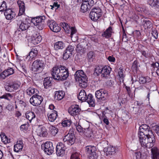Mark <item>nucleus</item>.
I'll return each mask as SVG.
<instances>
[{
    "instance_id": "c03bdc74",
    "label": "nucleus",
    "mask_w": 159,
    "mask_h": 159,
    "mask_svg": "<svg viewBox=\"0 0 159 159\" xmlns=\"http://www.w3.org/2000/svg\"><path fill=\"white\" fill-rule=\"evenodd\" d=\"M100 118L101 120H102L103 122L106 125H109V121L107 116L103 113H102V115L100 117Z\"/></svg>"
},
{
    "instance_id": "0e129e2a",
    "label": "nucleus",
    "mask_w": 159,
    "mask_h": 159,
    "mask_svg": "<svg viewBox=\"0 0 159 159\" xmlns=\"http://www.w3.org/2000/svg\"><path fill=\"white\" fill-rule=\"evenodd\" d=\"M83 47L80 44H78L76 47V50L79 52H81L83 51Z\"/></svg>"
},
{
    "instance_id": "dca6fc26",
    "label": "nucleus",
    "mask_w": 159,
    "mask_h": 159,
    "mask_svg": "<svg viewBox=\"0 0 159 159\" xmlns=\"http://www.w3.org/2000/svg\"><path fill=\"white\" fill-rule=\"evenodd\" d=\"M111 70V68L108 66H103L101 74L102 78L107 79L109 76Z\"/></svg>"
},
{
    "instance_id": "052dcab7",
    "label": "nucleus",
    "mask_w": 159,
    "mask_h": 159,
    "mask_svg": "<svg viewBox=\"0 0 159 159\" xmlns=\"http://www.w3.org/2000/svg\"><path fill=\"white\" fill-rule=\"evenodd\" d=\"M75 127L76 130L79 132H83L84 131V129L79 124H76L75 125Z\"/></svg>"
},
{
    "instance_id": "393cba45",
    "label": "nucleus",
    "mask_w": 159,
    "mask_h": 159,
    "mask_svg": "<svg viewBox=\"0 0 159 159\" xmlns=\"http://www.w3.org/2000/svg\"><path fill=\"white\" fill-rule=\"evenodd\" d=\"M87 96L84 90H81L80 92L77 97L79 100L82 102H85Z\"/></svg>"
},
{
    "instance_id": "f3484780",
    "label": "nucleus",
    "mask_w": 159,
    "mask_h": 159,
    "mask_svg": "<svg viewBox=\"0 0 159 159\" xmlns=\"http://www.w3.org/2000/svg\"><path fill=\"white\" fill-rule=\"evenodd\" d=\"M4 14L6 19L8 20H11L15 16V12L12 11L11 9H6L4 12Z\"/></svg>"
},
{
    "instance_id": "72a5a7b5",
    "label": "nucleus",
    "mask_w": 159,
    "mask_h": 159,
    "mask_svg": "<svg viewBox=\"0 0 159 159\" xmlns=\"http://www.w3.org/2000/svg\"><path fill=\"white\" fill-rule=\"evenodd\" d=\"M52 80V77H49L45 78L43 80V85L44 88L47 89L48 87L51 85V81Z\"/></svg>"
},
{
    "instance_id": "603ef678",
    "label": "nucleus",
    "mask_w": 159,
    "mask_h": 159,
    "mask_svg": "<svg viewBox=\"0 0 159 159\" xmlns=\"http://www.w3.org/2000/svg\"><path fill=\"white\" fill-rule=\"evenodd\" d=\"M151 127H153V129L156 131V133L159 136V126L154 124L151 125Z\"/></svg>"
},
{
    "instance_id": "ddd939ff",
    "label": "nucleus",
    "mask_w": 159,
    "mask_h": 159,
    "mask_svg": "<svg viewBox=\"0 0 159 159\" xmlns=\"http://www.w3.org/2000/svg\"><path fill=\"white\" fill-rule=\"evenodd\" d=\"M47 25L50 30L54 32H58L61 30V28L53 20H48Z\"/></svg>"
},
{
    "instance_id": "4c0bfd02",
    "label": "nucleus",
    "mask_w": 159,
    "mask_h": 159,
    "mask_svg": "<svg viewBox=\"0 0 159 159\" xmlns=\"http://www.w3.org/2000/svg\"><path fill=\"white\" fill-rule=\"evenodd\" d=\"M65 47V44L61 41H59L56 42L54 45V48L56 50L62 49Z\"/></svg>"
},
{
    "instance_id": "423d86ee",
    "label": "nucleus",
    "mask_w": 159,
    "mask_h": 159,
    "mask_svg": "<svg viewBox=\"0 0 159 159\" xmlns=\"http://www.w3.org/2000/svg\"><path fill=\"white\" fill-rule=\"evenodd\" d=\"M41 148L47 154L51 155L53 152L54 147L52 143L50 142H47L41 145Z\"/></svg>"
},
{
    "instance_id": "6e6552de",
    "label": "nucleus",
    "mask_w": 159,
    "mask_h": 159,
    "mask_svg": "<svg viewBox=\"0 0 159 159\" xmlns=\"http://www.w3.org/2000/svg\"><path fill=\"white\" fill-rule=\"evenodd\" d=\"M93 0H84L82 2L81 7V11L84 13L90 9L94 4Z\"/></svg>"
},
{
    "instance_id": "aec40b11",
    "label": "nucleus",
    "mask_w": 159,
    "mask_h": 159,
    "mask_svg": "<svg viewBox=\"0 0 159 159\" xmlns=\"http://www.w3.org/2000/svg\"><path fill=\"white\" fill-rule=\"evenodd\" d=\"M37 134L40 137H45L47 134V130L44 127L40 126L37 130Z\"/></svg>"
},
{
    "instance_id": "2eb2a0df",
    "label": "nucleus",
    "mask_w": 159,
    "mask_h": 159,
    "mask_svg": "<svg viewBox=\"0 0 159 159\" xmlns=\"http://www.w3.org/2000/svg\"><path fill=\"white\" fill-rule=\"evenodd\" d=\"M74 47L72 45H69L64 51L63 58L64 60H66L72 55V52L74 50Z\"/></svg>"
},
{
    "instance_id": "c756f323",
    "label": "nucleus",
    "mask_w": 159,
    "mask_h": 159,
    "mask_svg": "<svg viewBox=\"0 0 159 159\" xmlns=\"http://www.w3.org/2000/svg\"><path fill=\"white\" fill-rule=\"evenodd\" d=\"M89 105L94 107L95 105V100L93 96L90 94H89L86 98V101Z\"/></svg>"
},
{
    "instance_id": "f704fd0d",
    "label": "nucleus",
    "mask_w": 159,
    "mask_h": 159,
    "mask_svg": "<svg viewBox=\"0 0 159 159\" xmlns=\"http://www.w3.org/2000/svg\"><path fill=\"white\" fill-rule=\"evenodd\" d=\"M83 133L87 137L90 138L93 135V132L92 130L89 127L86 129L84 128Z\"/></svg>"
},
{
    "instance_id": "4d7b16f0",
    "label": "nucleus",
    "mask_w": 159,
    "mask_h": 159,
    "mask_svg": "<svg viewBox=\"0 0 159 159\" xmlns=\"http://www.w3.org/2000/svg\"><path fill=\"white\" fill-rule=\"evenodd\" d=\"M5 90L8 92H12V89L11 84H8L6 85L5 86Z\"/></svg>"
},
{
    "instance_id": "cd10ccee",
    "label": "nucleus",
    "mask_w": 159,
    "mask_h": 159,
    "mask_svg": "<svg viewBox=\"0 0 159 159\" xmlns=\"http://www.w3.org/2000/svg\"><path fill=\"white\" fill-rule=\"evenodd\" d=\"M65 95V93L62 91H56L54 95L55 99L58 100H61L64 97Z\"/></svg>"
},
{
    "instance_id": "7c9ffc66",
    "label": "nucleus",
    "mask_w": 159,
    "mask_h": 159,
    "mask_svg": "<svg viewBox=\"0 0 159 159\" xmlns=\"http://www.w3.org/2000/svg\"><path fill=\"white\" fill-rule=\"evenodd\" d=\"M151 81V78L148 76L146 77L141 76L139 77V81H138L140 84H144L148 83Z\"/></svg>"
},
{
    "instance_id": "39448f33",
    "label": "nucleus",
    "mask_w": 159,
    "mask_h": 159,
    "mask_svg": "<svg viewBox=\"0 0 159 159\" xmlns=\"http://www.w3.org/2000/svg\"><path fill=\"white\" fill-rule=\"evenodd\" d=\"M101 15V10L99 7L93 8L89 14L90 17L94 21L97 20Z\"/></svg>"
},
{
    "instance_id": "5fc2aeb1",
    "label": "nucleus",
    "mask_w": 159,
    "mask_h": 159,
    "mask_svg": "<svg viewBox=\"0 0 159 159\" xmlns=\"http://www.w3.org/2000/svg\"><path fill=\"white\" fill-rule=\"evenodd\" d=\"M80 155L79 153L75 152L71 155L70 157V159H80Z\"/></svg>"
},
{
    "instance_id": "49530a36",
    "label": "nucleus",
    "mask_w": 159,
    "mask_h": 159,
    "mask_svg": "<svg viewBox=\"0 0 159 159\" xmlns=\"http://www.w3.org/2000/svg\"><path fill=\"white\" fill-rule=\"evenodd\" d=\"M37 89L32 88H30L27 90V93L28 95H31L34 93H37Z\"/></svg>"
},
{
    "instance_id": "a878e982",
    "label": "nucleus",
    "mask_w": 159,
    "mask_h": 159,
    "mask_svg": "<svg viewBox=\"0 0 159 159\" xmlns=\"http://www.w3.org/2000/svg\"><path fill=\"white\" fill-rule=\"evenodd\" d=\"M23 143L21 140L18 141L16 144L14 146V150L16 152L20 151L23 148Z\"/></svg>"
},
{
    "instance_id": "680f3d73",
    "label": "nucleus",
    "mask_w": 159,
    "mask_h": 159,
    "mask_svg": "<svg viewBox=\"0 0 159 159\" xmlns=\"http://www.w3.org/2000/svg\"><path fill=\"white\" fill-rule=\"evenodd\" d=\"M28 128V125L27 124H24L22 125L20 127V129L22 131L26 130Z\"/></svg>"
},
{
    "instance_id": "a19ab883",
    "label": "nucleus",
    "mask_w": 159,
    "mask_h": 159,
    "mask_svg": "<svg viewBox=\"0 0 159 159\" xmlns=\"http://www.w3.org/2000/svg\"><path fill=\"white\" fill-rule=\"evenodd\" d=\"M143 25L145 29L150 28L152 26L151 22L148 20H143Z\"/></svg>"
},
{
    "instance_id": "bb28decb",
    "label": "nucleus",
    "mask_w": 159,
    "mask_h": 159,
    "mask_svg": "<svg viewBox=\"0 0 159 159\" xmlns=\"http://www.w3.org/2000/svg\"><path fill=\"white\" fill-rule=\"evenodd\" d=\"M52 112L50 114H47L48 120L51 122L54 121L57 116V112L55 110L52 111Z\"/></svg>"
},
{
    "instance_id": "2f4dec72",
    "label": "nucleus",
    "mask_w": 159,
    "mask_h": 159,
    "mask_svg": "<svg viewBox=\"0 0 159 159\" xmlns=\"http://www.w3.org/2000/svg\"><path fill=\"white\" fill-rule=\"evenodd\" d=\"M151 152L152 155V159H159V151L155 147L151 149Z\"/></svg>"
},
{
    "instance_id": "09e8293b",
    "label": "nucleus",
    "mask_w": 159,
    "mask_h": 159,
    "mask_svg": "<svg viewBox=\"0 0 159 159\" xmlns=\"http://www.w3.org/2000/svg\"><path fill=\"white\" fill-rule=\"evenodd\" d=\"M87 56L90 61H93V60L95 58V56L94 52H89L87 54Z\"/></svg>"
},
{
    "instance_id": "ea45409f",
    "label": "nucleus",
    "mask_w": 159,
    "mask_h": 159,
    "mask_svg": "<svg viewBox=\"0 0 159 159\" xmlns=\"http://www.w3.org/2000/svg\"><path fill=\"white\" fill-rule=\"evenodd\" d=\"M133 83L134 84V86L135 88V91L136 90H143L144 89V86L143 85H140L138 81L133 82Z\"/></svg>"
},
{
    "instance_id": "4be33fe9",
    "label": "nucleus",
    "mask_w": 159,
    "mask_h": 159,
    "mask_svg": "<svg viewBox=\"0 0 159 159\" xmlns=\"http://www.w3.org/2000/svg\"><path fill=\"white\" fill-rule=\"evenodd\" d=\"M38 51L36 48H33L31 51L29 52V55H28L26 59L28 60H31L37 55Z\"/></svg>"
},
{
    "instance_id": "c85d7f7f",
    "label": "nucleus",
    "mask_w": 159,
    "mask_h": 159,
    "mask_svg": "<svg viewBox=\"0 0 159 159\" xmlns=\"http://www.w3.org/2000/svg\"><path fill=\"white\" fill-rule=\"evenodd\" d=\"M148 4L152 7L159 8V0H147Z\"/></svg>"
},
{
    "instance_id": "de8ad7c7",
    "label": "nucleus",
    "mask_w": 159,
    "mask_h": 159,
    "mask_svg": "<svg viewBox=\"0 0 159 159\" xmlns=\"http://www.w3.org/2000/svg\"><path fill=\"white\" fill-rule=\"evenodd\" d=\"M7 75L8 76L10 75L13 74L14 72V69L11 67H8L7 69L4 70Z\"/></svg>"
},
{
    "instance_id": "58836bf2",
    "label": "nucleus",
    "mask_w": 159,
    "mask_h": 159,
    "mask_svg": "<svg viewBox=\"0 0 159 159\" xmlns=\"http://www.w3.org/2000/svg\"><path fill=\"white\" fill-rule=\"evenodd\" d=\"M49 130L50 133L53 136H55L58 132L57 128L53 125H51L49 127Z\"/></svg>"
},
{
    "instance_id": "4468645a",
    "label": "nucleus",
    "mask_w": 159,
    "mask_h": 159,
    "mask_svg": "<svg viewBox=\"0 0 159 159\" xmlns=\"http://www.w3.org/2000/svg\"><path fill=\"white\" fill-rule=\"evenodd\" d=\"M81 109L79 106L77 105L71 106L68 109L69 113L73 116H75L78 115Z\"/></svg>"
},
{
    "instance_id": "412c9836",
    "label": "nucleus",
    "mask_w": 159,
    "mask_h": 159,
    "mask_svg": "<svg viewBox=\"0 0 159 159\" xmlns=\"http://www.w3.org/2000/svg\"><path fill=\"white\" fill-rule=\"evenodd\" d=\"M116 148L111 146H108L104 149V151L107 156L108 155H114L116 152Z\"/></svg>"
},
{
    "instance_id": "f03ea898",
    "label": "nucleus",
    "mask_w": 159,
    "mask_h": 159,
    "mask_svg": "<svg viewBox=\"0 0 159 159\" xmlns=\"http://www.w3.org/2000/svg\"><path fill=\"white\" fill-rule=\"evenodd\" d=\"M52 78L55 80L63 81L66 80L69 75L68 69L59 66L54 67L51 71Z\"/></svg>"
},
{
    "instance_id": "774afa93",
    "label": "nucleus",
    "mask_w": 159,
    "mask_h": 159,
    "mask_svg": "<svg viewBox=\"0 0 159 159\" xmlns=\"http://www.w3.org/2000/svg\"><path fill=\"white\" fill-rule=\"evenodd\" d=\"M11 85L12 86L13 91L14 89L16 90L19 87V85L18 84L15 83L11 84Z\"/></svg>"
},
{
    "instance_id": "37998d69",
    "label": "nucleus",
    "mask_w": 159,
    "mask_h": 159,
    "mask_svg": "<svg viewBox=\"0 0 159 159\" xmlns=\"http://www.w3.org/2000/svg\"><path fill=\"white\" fill-rule=\"evenodd\" d=\"M1 137L2 141L5 144H7L10 143V139L7 138V137L6 136L5 134H2L1 135Z\"/></svg>"
},
{
    "instance_id": "864d4df0",
    "label": "nucleus",
    "mask_w": 159,
    "mask_h": 159,
    "mask_svg": "<svg viewBox=\"0 0 159 159\" xmlns=\"http://www.w3.org/2000/svg\"><path fill=\"white\" fill-rule=\"evenodd\" d=\"M20 71L23 73L25 75L27 73V70L26 68L25 65L24 64H22L20 68Z\"/></svg>"
},
{
    "instance_id": "e433bc0d",
    "label": "nucleus",
    "mask_w": 159,
    "mask_h": 159,
    "mask_svg": "<svg viewBox=\"0 0 159 159\" xmlns=\"http://www.w3.org/2000/svg\"><path fill=\"white\" fill-rule=\"evenodd\" d=\"M26 118L28 119L30 122L32 119L35 117V114L32 112L27 111L25 114Z\"/></svg>"
},
{
    "instance_id": "6e6d98bb",
    "label": "nucleus",
    "mask_w": 159,
    "mask_h": 159,
    "mask_svg": "<svg viewBox=\"0 0 159 159\" xmlns=\"http://www.w3.org/2000/svg\"><path fill=\"white\" fill-rule=\"evenodd\" d=\"M135 10L139 12H142L143 11V8H142L140 5L137 4L135 6Z\"/></svg>"
},
{
    "instance_id": "a211bd4d",
    "label": "nucleus",
    "mask_w": 159,
    "mask_h": 159,
    "mask_svg": "<svg viewBox=\"0 0 159 159\" xmlns=\"http://www.w3.org/2000/svg\"><path fill=\"white\" fill-rule=\"evenodd\" d=\"M75 80L76 81L78 82L79 86L82 88H86L88 85L87 77H83V78L78 79Z\"/></svg>"
},
{
    "instance_id": "6ab92c4d",
    "label": "nucleus",
    "mask_w": 159,
    "mask_h": 159,
    "mask_svg": "<svg viewBox=\"0 0 159 159\" xmlns=\"http://www.w3.org/2000/svg\"><path fill=\"white\" fill-rule=\"evenodd\" d=\"M18 5L19 8V11L18 14L19 16H21L24 13L25 11V6L24 2L21 0L17 1Z\"/></svg>"
},
{
    "instance_id": "1a4fd4ad",
    "label": "nucleus",
    "mask_w": 159,
    "mask_h": 159,
    "mask_svg": "<svg viewBox=\"0 0 159 159\" xmlns=\"http://www.w3.org/2000/svg\"><path fill=\"white\" fill-rule=\"evenodd\" d=\"M42 101V97L36 93L30 99V102L33 106H38L40 104Z\"/></svg>"
},
{
    "instance_id": "69168bd1",
    "label": "nucleus",
    "mask_w": 159,
    "mask_h": 159,
    "mask_svg": "<svg viewBox=\"0 0 159 159\" xmlns=\"http://www.w3.org/2000/svg\"><path fill=\"white\" fill-rule=\"evenodd\" d=\"M17 94V93L11 94L8 93V97L9 99H10V101L11 100V99L15 98V96Z\"/></svg>"
},
{
    "instance_id": "13d9d810",
    "label": "nucleus",
    "mask_w": 159,
    "mask_h": 159,
    "mask_svg": "<svg viewBox=\"0 0 159 159\" xmlns=\"http://www.w3.org/2000/svg\"><path fill=\"white\" fill-rule=\"evenodd\" d=\"M1 7L2 8V9L0 10V11H6L7 9V7L6 6V3L4 1H3L1 5Z\"/></svg>"
},
{
    "instance_id": "9b49d317",
    "label": "nucleus",
    "mask_w": 159,
    "mask_h": 159,
    "mask_svg": "<svg viewBox=\"0 0 159 159\" xmlns=\"http://www.w3.org/2000/svg\"><path fill=\"white\" fill-rule=\"evenodd\" d=\"M96 97L98 99L102 101L105 100L107 98L108 92L104 90L100 89L95 92Z\"/></svg>"
},
{
    "instance_id": "bf43d9fd",
    "label": "nucleus",
    "mask_w": 159,
    "mask_h": 159,
    "mask_svg": "<svg viewBox=\"0 0 159 159\" xmlns=\"http://www.w3.org/2000/svg\"><path fill=\"white\" fill-rule=\"evenodd\" d=\"M71 124V122L69 120H64L62 122V125L64 127L70 126Z\"/></svg>"
},
{
    "instance_id": "0eeeda50",
    "label": "nucleus",
    "mask_w": 159,
    "mask_h": 159,
    "mask_svg": "<svg viewBox=\"0 0 159 159\" xmlns=\"http://www.w3.org/2000/svg\"><path fill=\"white\" fill-rule=\"evenodd\" d=\"M86 152L89 154V159H97L98 156L96 152L97 149L94 146H88L85 148Z\"/></svg>"
},
{
    "instance_id": "79ce46f5",
    "label": "nucleus",
    "mask_w": 159,
    "mask_h": 159,
    "mask_svg": "<svg viewBox=\"0 0 159 159\" xmlns=\"http://www.w3.org/2000/svg\"><path fill=\"white\" fill-rule=\"evenodd\" d=\"M124 70L123 69L120 68L118 71V75L119 77V80L120 81H123V79L125 77V75L124 74Z\"/></svg>"
},
{
    "instance_id": "c9c22d12",
    "label": "nucleus",
    "mask_w": 159,
    "mask_h": 159,
    "mask_svg": "<svg viewBox=\"0 0 159 159\" xmlns=\"http://www.w3.org/2000/svg\"><path fill=\"white\" fill-rule=\"evenodd\" d=\"M30 26V24L28 23L27 21H25L22 22L20 25L19 27L22 31H24L27 29Z\"/></svg>"
},
{
    "instance_id": "5701e85b",
    "label": "nucleus",
    "mask_w": 159,
    "mask_h": 159,
    "mask_svg": "<svg viewBox=\"0 0 159 159\" xmlns=\"http://www.w3.org/2000/svg\"><path fill=\"white\" fill-rule=\"evenodd\" d=\"M74 76L75 80L80 78H83V77H87L82 70H78L76 71L74 75Z\"/></svg>"
},
{
    "instance_id": "a18cd8bd",
    "label": "nucleus",
    "mask_w": 159,
    "mask_h": 159,
    "mask_svg": "<svg viewBox=\"0 0 159 159\" xmlns=\"http://www.w3.org/2000/svg\"><path fill=\"white\" fill-rule=\"evenodd\" d=\"M103 68V67L102 66H97L95 69V73L98 75L102 74Z\"/></svg>"
},
{
    "instance_id": "f8f14e48",
    "label": "nucleus",
    "mask_w": 159,
    "mask_h": 159,
    "mask_svg": "<svg viewBox=\"0 0 159 159\" xmlns=\"http://www.w3.org/2000/svg\"><path fill=\"white\" fill-rule=\"evenodd\" d=\"M56 153L57 156L62 157L65 154V151L66 149L65 144L62 143H59L56 146Z\"/></svg>"
},
{
    "instance_id": "8fccbe9b",
    "label": "nucleus",
    "mask_w": 159,
    "mask_h": 159,
    "mask_svg": "<svg viewBox=\"0 0 159 159\" xmlns=\"http://www.w3.org/2000/svg\"><path fill=\"white\" fill-rule=\"evenodd\" d=\"M69 30V33H70V36L72 38L73 35L76 33V30L75 27H70Z\"/></svg>"
},
{
    "instance_id": "b1692460",
    "label": "nucleus",
    "mask_w": 159,
    "mask_h": 159,
    "mask_svg": "<svg viewBox=\"0 0 159 159\" xmlns=\"http://www.w3.org/2000/svg\"><path fill=\"white\" fill-rule=\"evenodd\" d=\"M42 38L40 35H37L32 36L31 38V42L34 45H36L39 43L41 41Z\"/></svg>"
},
{
    "instance_id": "473e14b6",
    "label": "nucleus",
    "mask_w": 159,
    "mask_h": 159,
    "mask_svg": "<svg viewBox=\"0 0 159 159\" xmlns=\"http://www.w3.org/2000/svg\"><path fill=\"white\" fill-rule=\"evenodd\" d=\"M112 30V28L111 26H109L102 34V36L106 38L110 37L111 35Z\"/></svg>"
},
{
    "instance_id": "f257e3e1",
    "label": "nucleus",
    "mask_w": 159,
    "mask_h": 159,
    "mask_svg": "<svg viewBox=\"0 0 159 159\" xmlns=\"http://www.w3.org/2000/svg\"><path fill=\"white\" fill-rule=\"evenodd\" d=\"M138 137L143 147L150 148L154 145L155 139L150 129H148L143 133L138 132Z\"/></svg>"
},
{
    "instance_id": "338daca9",
    "label": "nucleus",
    "mask_w": 159,
    "mask_h": 159,
    "mask_svg": "<svg viewBox=\"0 0 159 159\" xmlns=\"http://www.w3.org/2000/svg\"><path fill=\"white\" fill-rule=\"evenodd\" d=\"M8 76L7 74L5 73L4 71H3L0 75V78L2 79H4L6 77Z\"/></svg>"
},
{
    "instance_id": "7ed1b4c3",
    "label": "nucleus",
    "mask_w": 159,
    "mask_h": 159,
    "mask_svg": "<svg viewBox=\"0 0 159 159\" xmlns=\"http://www.w3.org/2000/svg\"><path fill=\"white\" fill-rule=\"evenodd\" d=\"M45 18L44 16L34 17L32 18L31 22L39 30H41L44 27Z\"/></svg>"
},
{
    "instance_id": "20e7f679",
    "label": "nucleus",
    "mask_w": 159,
    "mask_h": 159,
    "mask_svg": "<svg viewBox=\"0 0 159 159\" xmlns=\"http://www.w3.org/2000/svg\"><path fill=\"white\" fill-rule=\"evenodd\" d=\"M44 65L42 60H36L32 64L31 70L34 72L40 73L43 70Z\"/></svg>"
},
{
    "instance_id": "9d476101",
    "label": "nucleus",
    "mask_w": 159,
    "mask_h": 159,
    "mask_svg": "<svg viewBox=\"0 0 159 159\" xmlns=\"http://www.w3.org/2000/svg\"><path fill=\"white\" fill-rule=\"evenodd\" d=\"M75 136L73 132L72 133H69L64 136L63 140L65 144L71 145L75 143Z\"/></svg>"
},
{
    "instance_id": "e2e57ef3",
    "label": "nucleus",
    "mask_w": 159,
    "mask_h": 159,
    "mask_svg": "<svg viewBox=\"0 0 159 159\" xmlns=\"http://www.w3.org/2000/svg\"><path fill=\"white\" fill-rule=\"evenodd\" d=\"M132 69L136 71L137 70L138 68V64L136 61H135L134 62L132 66Z\"/></svg>"
},
{
    "instance_id": "3c124183",
    "label": "nucleus",
    "mask_w": 159,
    "mask_h": 159,
    "mask_svg": "<svg viewBox=\"0 0 159 159\" xmlns=\"http://www.w3.org/2000/svg\"><path fill=\"white\" fill-rule=\"evenodd\" d=\"M62 26L64 30L66 31V32L67 33H69V29L70 28V26H69V25L66 23L64 22L62 24Z\"/></svg>"
}]
</instances>
